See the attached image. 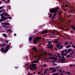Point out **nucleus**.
<instances>
[{
  "mask_svg": "<svg viewBox=\"0 0 75 75\" xmlns=\"http://www.w3.org/2000/svg\"><path fill=\"white\" fill-rule=\"evenodd\" d=\"M5 13L4 12H3L1 14V19H0V22H1V21H4V20H6L8 19L7 18L4 16H3V14H4Z\"/></svg>",
  "mask_w": 75,
  "mask_h": 75,
  "instance_id": "1",
  "label": "nucleus"
},
{
  "mask_svg": "<svg viewBox=\"0 0 75 75\" xmlns=\"http://www.w3.org/2000/svg\"><path fill=\"white\" fill-rule=\"evenodd\" d=\"M59 10V8L57 7L54 8H52L50 11V12L51 13H57V11Z\"/></svg>",
  "mask_w": 75,
  "mask_h": 75,
  "instance_id": "2",
  "label": "nucleus"
},
{
  "mask_svg": "<svg viewBox=\"0 0 75 75\" xmlns=\"http://www.w3.org/2000/svg\"><path fill=\"white\" fill-rule=\"evenodd\" d=\"M42 38H40V37L38 36V37H35L34 39L35 40H33V44H37V41L38 40H39L40 39H41Z\"/></svg>",
  "mask_w": 75,
  "mask_h": 75,
  "instance_id": "3",
  "label": "nucleus"
},
{
  "mask_svg": "<svg viewBox=\"0 0 75 75\" xmlns=\"http://www.w3.org/2000/svg\"><path fill=\"white\" fill-rule=\"evenodd\" d=\"M47 42L48 43L47 44V48L50 49H52L53 48V45H51V42H52V41H48Z\"/></svg>",
  "mask_w": 75,
  "mask_h": 75,
  "instance_id": "4",
  "label": "nucleus"
},
{
  "mask_svg": "<svg viewBox=\"0 0 75 75\" xmlns=\"http://www.w3.org/2000/svg\"><path fill=\"white\" fill-rule=\"evenodd\" d=\"M37 64H32L30 65V67L33 68L34 70H35L36 69H37Z\"/></svg>",
  "mask_w": 75,
  "mask_h": 75,
  "instance_id": "5",
  "label": "nucleus"
},
{
  "mask_svg": "<svg viewBox=\"0 0 75 75\" xmlns=\"http://www.w3.org/2000/svg\"><path fill=\"white\" fill-rule=\"evenodd\" d=\"M5 53H7V52L8 51L9 48H10V45H8L6 47Z\"/></svg>",
  "mask_w": 75,
  "mask_h": 75,
  "instance_id": "6",
  "label": "nucleus"
},
{
  "mask_svg": "<svg viewBox=\"0 0 75 75\" xmlns=\"http://www.w3.org/2000/svg\"><path fill=\"white\" fill-rule=\"evenodd\" d=\"M3 25H8V26H9L10 25V23H8V22H6V23H2Z\"/></svg>",
  "mask_w": 75,
  "mask_h": 75,
  "instance_id": "7",
  "label": "nucleus"
},
{
  "mask_svg": "<svg viewBox=\"0 0 75 75\" xmlns=\"http://www.w3.org/2000/svg\"><path fill=\"white\" fill-rule=\"evenodd\" d=\"M1 52H3V53H6V49L4 50V47H2V48L1 49Z\"/></svg>",
  "mask_w": 75,
  "mask_h": 75,
  "instance_id": "8",
  "label": "nucleus"
},
{
  "mask_svg": "<svg viewBox=\"0 0 75 75\" xmlns=\"http://www.w3.org/2000/svg\"><path fill=\"white\" fill-rule=\"evenodd\" d=\"M48 33V31L47 30H44V31H42L41 32V34H45V33Z\"/></svg>",
  "mask_w": 75,
  "mask_h": 75,
  "instance_id": "9",
  "label": "nucleus"
},
{
  "mask_svg": "<svg viewBox=\"0 0 75 75\" xmlns=\"http://www.w3.org/2000/svg\"><path fill=\"white\" fill-rule=\"evenodd\" d=\"M56 14H57V12H56L54 13V15H53V16L52 17V20H53V19H54V18L55 17V16H56Z\"/></svg>",
  "mask_w": 75,
  "mask_h": 75,
  "instance_id": "10",
  "label": "nucleus"
},
{
  "mask_svg": "<svg viewBox=\"0 0 75 75\" xmlns=\"http://www.w3.org/2000/svg\"><path fill=\"white\" fill-rule=\"evenodd\" d=\"M32 49L33 50H34L35 51V52H37V48H36V47H33L32 48Z\"/></svg>",
  "mask_w": 75,
  "mask_h": 75,
  "instance_id": "11",
  "label": "nucleus"
},
{
  "mask_svg": "<svg viewBox=\"0 0 75 75\" xmlns=\"http://www.w3.org/2000/svg\"><path fill=\"white\" fill-rule=\"evenodd\" d=\"M58 48L59 50H62V49L63 48V45H61V46L59 48Z\"/></svg>",
  "mask_w": 75,
  "mask_h": 75,
  "instance_id": "12",
  "label": "nucleus"
},
{
  "mask_svg": "<svg viewBox=\"0 0 75 75\" xmlns=\"http://www.w3.org/2000/svg\"><path fill=\"white\" fill-rule=\"evenodd\" d=\"M52 59H53V60H55V61H57V58H55L54 57H52L51 58Z\"/></svg>",
  "mask_w": 75,
  "mask_h": 75,
  "instance_id": "13",
  "label": "nucleus"
},
{
  "mask_svg": "<svg viewBox=\"0 0 75 75\" xmlns=\"http://www.w3.org/2000/svg\"><path fill=\"white\" fill-rule=\"evenodd\" d=\"M2 27L5 28H8V27L6 26L5 25H3Z\"/></svg>",
  "mask_w": 75,
  "mask_h": 75,
  "instance_id": "14",
  "label": "nucleus"
},
{
  "mask_svg": "<svg viewBox=\"0 0 75 75\" xmlns=\"http://www.w3.org/2000/svg\"><path fill=\"white\" fill-rule=\"evenodd\" d=\"M32 40H33V38H32V37H30L29 38V41H32Z\"/></svg>",
  "mask_w": 75,
  "mask_h": 75,
  "instance_id": "15",
  "label": "nucleus"
},
{
  "mask_svg": "<svg viewBox=\"0 0 75 75\" xmlns=\"http://www.w3.org/2000/svg\"><path fill=\"white\" fill-rule=\"evenodd\" d=\"M65 61H66V60H65V59H62V60L61 63H64V62H65Z\"/></svg>",
  "mask_w": 75,
  "mask_h": 75,
  "instance_id": "16",
  "label": "nucleus"
},
{
  "mask_svg": "<svg viewBox=\"0 0 75 75\" xmlns=\"http://www.w3.org/2000/svg\"><path fill=\"white\" fill-rule=\"evenodd\" d=\"M71 28H72L73 30L75 31V26L71 25Z\"/></svg>",
  "mask_w": 75,
  "mask_h": 75,
  "instance_id": "17",
  "label": "nucleus"
},
{
  "mask_svg": "<svg viewBox=\"0 0 75 75\" xmlns=\"http://www.w3.org/2000/svg\"><path fill=\"white\" fill-rule=\"evenodd\" d=\"M36 62H37L36 60H35L33 61V62H31V64H34L35 63H36Z\"/></svg>",
  "mask_w": 75,
  "mask_h": 75,
  "instance_id": "18",
  "label": "nucleus"
},
{
  "mask_svg": "<svg viewBox=\"0 0 75 75\" xmlns=\"http://www.w3.org/2000/svg\"><path fill=\"white\" fill-rule=\"evenodd\" d=\"M6 46V44H5V43L4 42L1 45V47H4V46Z\"/></svg>",
  "mask_w": 75,
  "mask_h": 75,
  "instance_id": "19",
  "label": "nucleus"
},
{
  "mask_svg": "<svg viewBox=\"0 0 75 75\" xmlns=\"http://www.w3.org/2000/svg\"><path fill=\"white\" fill-rule=\"evenodd\" d=\"M56 70H57V69H53V70H52V72L53 73H54V72H55V71H56Z\"/></svg>",
  "mask_w": 75,
  "mask_h": 75,
  "instance_id": "20",
  "label": "nucleus"
},
{
  "mask_svg": "<svg viewBox=\"0 0 75 75\" xmlns=\"http://www.w3.org/2000/svg\"><path fill=\"white\" fill-rule=\"evenodd\" d=\"M74 53H75V51H74L73 52H72L70 54V55H71V57H72V56H73L72 55H73V54H74Z\"/></svg>",
  "mask_w": 75,
  "mask_h": 75,
  "instance_id": "21",
  "label": "nucleus"
},
{
  "mask_svg": "<svg viewBox=\"0 0 75 75\" xmlns=\"http://www.w3.org/2000/svg\"><path fill=\"white\" fill-rule=\"evenodd\" d=\"M71 47V45H67V47H66L67 49H68V48H69V47Z\"/></svg>",
  "mask_w": 75,
  "mask_h": 75,
  "instance_id": "22",
  "label": "nucleus"
},
{
  "mask_svg": "<svg viewBox=\"0 0 75 75\" xmlns=\"http://www.w3.org/2000/svg\"><path fill=\"white\" fill-rule=\"evenodd\" d=\"M66 57H67V58H69V57H71V55L68 54L66 56Z\"/></svg>",
  "mask_w": 75,
  "mask_h": 75,
  "instance_id": "23",
  "label": "nucleus"
},
{
  "mask_svg": "<svg viewBox=\"0 0 75 75\" xmlns=\"http://www.w3.org/2000/svg\"><path fill=\"white\" fill-rule=\"evenodd\" d=\"M4 15L5 17H6V16H8V14L7 13H4Z\"/></svg>",
  "mask_w": 75,
  "mask_h": 75,
  "instance_id": "24",
  "label": "nucleus"
},
{
  "mask_svg": "<svg viewBox=\"0 0 75 75\" xmlns=\"http://www.w3.org/2000/svg\"><path fill=\"white\" fill-rule=\"evenodd\" d=\"M59 46H60V44H57L56 45V47H57V48H59Z\"/></svg>",
  "mask_w": 75,
  "mask_h": 75,
  "instance_id": "25",
  "label": "nucleus"
},
{
  "mask_svg": "<svg viewBox=\"0 0 75 75\" xmlns=\"http://www.w3.org/2000/svg\"><path fill=\"white\" fill-rule=\"evenodd\" d=\"M29 68L31 69V70H32V71H33V70H34V69H33V68L30 67V66L29 67Z\"/></svg>",
  "mask_w": 75,
  "mask_h": 75,
  "instance_id": "26",
  "label": "nucleus"
},
{
  "mask_svg": "<svg viewBox=\"0 0 75 75\" xmlns=\"http://www.w3.org/2000/svg\"><path fill=\"white\" fill-rule=\"evenodd\" d=\"M3 36H4V37H7V35H6L5 34L3 33Z\"/></svg>",
  "mask_w": 75,
  "mask_h": 75,
  "instance_id": "27",
  "label": "nucleus"
},
{
  "mask_svg": "<svg viewBox=\"0 0 75 75\" xmlns=\"http://www.w3.org/2000/svg\"><path fill=\"white\" fill-rule=\"evenodd\" d=\"M47 70H48V69H46L44 71V74H46V71H47Z\"/></svg>",
  "mask_w": 75,
  "mask_h": 75,
  "instance_id": "28",
  "label": "nucleus"
},
{
  "mask_svg": "<svg viewBox=\"0 0 75 75\" xmlns=\"http://www.w3.org/2000/svg\"><path fill=\"white\" fill-rule=\"evenodd\" d=\"M48 55H49V56H51V57L53 56L52 54H51V53H48Z\"/></svg>",
  "mask_w": 75,
  "mask_h": 75,
  "instance_id": "29",
  "label": "nucleus"
},
{
  "mask_svg": "<svg viewBox=\"0 0 75 75\" xmlns=\"http://www.w3.org/2000/svg\"><path fill=\"white\" fill-rule=\"evenodd\" d=\"M49 18H51L52 17V14L51 13H50L49 14Z\"/></svg>",
  "mask_w": 75,
  "mask_h": 75,
  "instance_id": "30",
  "label": "nucleus"
},
{
  "mask_svg": "<svg viewBox=\"0 0 75 75\" xmlns=\"http://www.w3.org/2000/svg\"><path fill=\"white\" fill-rule=\"evenodd\" d=\"M69 52L71 51V48L67 50Z\"/></svg>",
  "mask_w": 75,
  "mask_h": 75,
  "instance_id": "31",
  "label": "nucleus"
},
{
  "mask_svg": "<svg viewBox=\"0 0 75 75\" xmlns=\"http://www.w3.org/2000/svg\"><path fill=\"white\" fill-rule=\"evenodd\" d=\"M52 57H48L47 59H52Z\"/></svg>",
  "mask_w": 75,
  "mask_h": 75,
  "instance_id": "32",
  "label": "nucleus"
},
{
  "mask_svg": "<svg viewBox=\"0 0 75 75\" xmlns=\"http://www.w3.org/2000/svg\"><path fill=\"white\" fill-rule=\"evenodd\" d=\"M59 74L58 73H54L53 74H52V75H58Z\"/></svg>",
  "mask_w": 75,
  "mask_h": 75,
  "instance_id": "33",
  "label": "nucleus"
},
{
  "mask_svg": "<svg viewBox=\"0 0 75 75\" xmlns=\"http://www.w3.org/2000/svg\"><path fill=\"white\" fill-rule=\"evenodd\" d=\"M65 45H68V43L67 42H66L65 43Z\"/></svg>",
  "mask_w": 75,
  "mask_h": 75,
  "instance_id": "34",
  "label": "nucleus"
},
{
  "mask_svg": "<svg viewBox=\"0 0 75 75\" xmlns=\"http://www.w3.org/2000/svg\"><path fill=\"white\" fill-rule=\"evenodd\" d=\"M54 68L53 67H52L50 68V69L51 70H53Z\"/></svg>",
  "mask_w": 75,
  "mask_h": 75,
  "instance_id": "35",
  "label": "nucleus"
},
{
  "mask_svg": "<svg viewBox=\"0 0 75 75\" xmlns=\"http://www.w3.org/2000/svg\"><path fill=\"white\" fill-rule=\"evenodd\" d=\"M44 53L46 55H48V54L47 52H44Z\"/></svg>",
  "mask_w": 75,
  "mask_h": 75,
  "instance_id": "36",
  "label": "nucleus"
},
{
  "mask_svg": "<svg viewBox=\"0 0 75 75\" xmlns=\"http://www.w3.org/2000/svg\"><path fill=\"white\" fill-rule=\"evenodd\" d=\"M8 31H9L10 33H11L12 30L11 29H8Z\"/></svg>",
  "mask_w": 75,
  "mask_h": 75,
  "instance_id": "37",
  "label": "nucleus"
},
{
  "mask_svg": "<svg viewBox=\"0 0 75 75\" xmlns=\"http://www.w3.org/2000/svg\"><path fill=\"white\" fill-rule=\"evenodd\" d=\"M55 43H58V40H57V39H56L55 40Z\"/></svg>",
  "mask_w": 75,
  "mask_h": 75,
  "instance_id": "38",
  "label": "nucleus"
},
{
  "mask_svg": "<svg viewBox=\"0 0 75 75\" xmlns=\"http://www.w3.org/2000/svg\"><path fill=\"white\" fill-rule=\"evenodd\" d=\"M67 74V75H68V74H69V75H70V74H71V73L70 72H67L66 73Z\"/></svg>",
  "mask_w": 75,
  "mask_h": 75,
  "instance_id": "39",
  "label": "nucleus"
},
{
  "mask_svg": "<svg viewBox=\"0 0 75 75\" xmlns=\"http://www.w3.org/2000/svg\"><path fill=\"white\" fill-rule=\"evenodd\" d=\"M8 18V19H11V18H11V17L10 16V17H8V18Z\"/></svg>",
  "mask_w": 75,
  "mask_h": 75,
  "instance_id": "40",
  "label": "nucleus"
},
{
  "mask_svg": "<svg viewBox=\"0 0 75 75\" xmlns=\"http://www.w3.org/2000/svg\"><path fill=\"white\" fill-rule=\"evenodd\" d=\"M62 59H60L58 60V61H59V62H60L61 61H62Z\"/></svg>",
  "mask_w": 75,
  "mask_h": 75,
  "instance_id": "41",
  "label": "nucleus"
},
{
  "mask_svg": "<svg viewBox=\"0 0 75 75\" xmlns=\"http://www.w3.org/2000/svg\"><path fill=\"white\" fill-rule=\"evenodd\" d=\"M63 55L64 56H66L67 55V53H64Z\"/></svg>",
  "mask_w": 75,
  "mask_h": 75,
  "instance_id": "42",
  "label": "nucleus"
},
{
  "mask_svg": "<svg viewBox=\"0 0 75 75\" xmlns=\"http://www.w3.org/2000/svg\"><path fill=\"white\" fill-rule=\"evenodd\" d=\"M52 64H53V65H54L55 66H56V65H57V64H55V63H53Z\"/></svg>",
  "mask_w": 75,
  "mask_h": 75,
  "instance_id": "43",
  "label": "nucleus"
},
{
  "mask_svg": "<svg viewBox=\"0 0 75 75\" xmlns=\"http://www.w3.org/2000/svg\"><path fill=\"white\" fill-rule=\"evenodd\" d=\"M35 58H36V57H38V55H37L36 56H35L34 57Z\"/></svg>",
  "mask_w": 75,
  "mask_h": 75,
  "instance_id": "44",
  "label": "nucleus"
},
{
  "mask_svg": "<svg viewBox=\"0 0 75 75\" xmlns=\"http://www.w3.org/2000/svg\"><path fill=\"white\" fill-rule=\"evenodd\" d=\"M72 47L73 48H75V46L74 45H72Z\"/></svg>",
  "mask_w": 75,
  "mask_h": 75,
  "instance_id": "45",
  "label": "nucleus"
},
{
  "mask_svg": "<svg viewBox=\"0 0 75 75\" xmlns=\"http://www.w3.org/2000/svg\"><path fill=\"white\" fill-rule=\"evenodd\" d=\"M38 72V75H40V74H41V72Z\"/></svg>",
  "mask_w": 75,
  "mask_h": 75,
  "instance_id": "46",
  "label": "nucleus"
},
{
  "mask_svg": "<svg viewBox=\"0 0 75 75\" xmlns=\"http://www.w3.org/2000/svg\"><path fill=\"white\" fill-rule=\"evenodd\" d=\"M37 62H38V61H40V59H37V60H36Z\"/></svg>",
  "mask_w": 75,
  "mask_h": 75,
  "instance_id": "47",
  "label": "nucleus"
},
{
  "mask_svg": "<svg viewBox=\"0 0 75 75\" xmlns=\"http://www.w3.org/2000/svg\"><path fill=\"white\" fill-rule=\"evenodd\" d=\"M51 34H52V35H54V32H51Z\"/></svg>",
  "mask_w": 75,
  "mask_h": 75,
  "instance_id": "48",
  "label": "nucleus"
},
{
  "mask_svg": "<svg viewBox=\"0 0 75 75\" xmlns=\"http://www.w3.org/2000/svg\"><path fill=\"white\" fill-rule=\"evenodd\" d=\"M58 71H59V72H62V70L61 69H60V70H58Z\"/></svg>",
  "mask_w": 75,
  "mask_h": 75,
  "instance_id": "49",
  "label": "nucleus"
},
{
  "mask_svg": "<svg viewBox=\"0 0 75 75\" xmlns=\"http://www.w3.org/2000/svg\"><path fill=\"white\" fill-rule=\"evenodd\" d=\"M69 66H70V67H74V66H73L71 64H69Z\"/></svg>",
  "mask_w": 75,
  "mask_h": 75,
  "instance_id": "50",
  "label": "nucleus"
},
{
  "mask_svg": "<svg viewBox=\"0 0 75 75\" xmlns=\"http://www.w3.org/2000/svg\"><path fill=\"white\" fill-rule=\"evenodd\" d=\"M46 66H47V65L45 64H44L43 65V67H46Z\"/></svg>",
  "mask_w": 75,
  "mask_h": 75,
  "instance_id": "51",
  "label": "nucleus"
},
{
  "mask_svg": "<svg viewBox=\"0 0 75 75\" xmlns=\"http://www.w3.org/2000/svg\"><path fill=\"white\" fill-rule=\"evenodd\" d=\"M62 58L63 59H65V57L64 56H62Z\"/></svg>",
  "mask_w": 75,
  "mask_h": 75,
  "instance_id": "52",
  "label": "nucleus"
},
{
  "mask_svg": "<svg viewBox=\"0 0 75 75\" xmlns=\"http://www.w3.org/2000/svg\"><path fill=\"white\" fill-rule=\"evenodd\" d=\"M3 8V7L2 6H1L0 7V10H1V9H2Z\"/></svg>",
  "mask_w": 75,
  "mask_h": 75,
  "instance_id": "53",
  "label": "nucleus"
},
{
  "mask_svg": "<svg viewBox=\"0 0 75 75\" xmlns=\"http://www.w3.org/2000/svg\"><path fill=\"white\" fill-rule=\"evenodd\" d=\"M56 69H59V67H56Z\"/></svg>",
  "mask_w": 75,
  "mask_h": 75,
  "instance_id": "54",
  "label": "nucleus"
},
{
  "mask_svg": "<svg viewBox=\"0 0 75 75\" xmlns=\"http://www.w3.org/2000/svg\"><path fill=\"white\" fill-rule=\"evenodd\" d=\"M68 4H66L65 5V6L66 7H68Z\"/></svg>",
  "mask_w": 75,
  "mask_h": 75,
  "instance_id": "55",
  "label": "nucleus"
},
{
  "mask_svg": "<svg viewBox=\"0 0 75 75\" xmlns=\"http://www.w3.org/2000/svg\"><path fill=\"white\" fill-rule=\"evenodd\" d=\"M67 50L66 49L64 50V52H67Z\"/></svg>",
  "mask_w": 75,
  "mask_h": 75,
  "instance_id": "56",
  "label": "nucleus"
},
{
  "mask_svg": "<svg viewBox=\"0 0 75 75\" xmlns=\"http://www.w3.org/2000/svg\"><path fill=\"white\" fill-rule=\"evenodd\" d=\"M33 74V75H35V74H36V72H34V73Z\"/></svg>",
  "mask_w": 75,
  "mask_h": 75,
  "instance_id": "57",
  "label": "nucleus"
},
{
  "mask_svg": "<svg viewBox=\"0 0 75 75\" xmlns=\"http://www.w3.org/2000/svg\"><path fill=\"white\" fill-rule=\"evenodd\" d=\"M28 75H33V74H30V73H29L28 74Z\"/></svg>",
  "mask_w": 75,
  "mask_h": 75,
  "instance_id": "58",
  "label": "nucleus"
},
{
  "mask_svg": "<svg viewBox=\"0 0 75 75\" xmlns=\"http://www.w3.org/2000/svg\"><path fill=\"white\" fill-rule=\"evenodd\" d=\"M3 11V10H2L1 11H0V13H2Z\"/></svg>",
  "mask_w": 75,
  "mask_h": 75,
  "instance_id": "59",
  "label": "nucleus"
},
{
  "mask_svg": "<svg viewBox=\"0 0 75 75\" xmlns=\"http://www.w3.org/2000/svg\"><path fill=\"white\" fill-rule=\"evenodd\" d=\"M59 58H62V56H60L59 57Z\"/></svg>",
  "mask_w": 75,
  "mask_h": 75,
  "instance_id": "60",
  "label": "nucleus"
},
{
  "mask_svg": "<svg viewBox=\"0 0 75 75\" xmlns=\"http://www.w3.org/2000/svg\"><path fill=\"white\" fill-rule=\"evenodd\" d=\"M69 23H71V21H70V20H69Z\"/></svg>",
  "mask_w": 75,
  "mask_h": 75,
  "instance_id": "61",
  "label": "nucleus"
},
{
  "mask_svg": "<svg viewBox=\"0 0 75 75\" xmlns=\"http://www.w3.org/2000/svg\"><path fill=\"white\" fill-rule=\"evenodd\" d=\"M60 21H62V19L61 18L60 19Z\"/></svg>",
  "mask_w": 75,
  "mask_h": 75,
  "instance_id": "62",
  "label": "nucleus"
},
{
  "mask_svg": "<svg viewBox=\"0 0 75 75\" xmlns=\"http://www.w3.org/2000/svg\"><path fill=\"white\" fill-rule=\"evenodd\" d=\"M6 42H7V43H8V41L7 40H6Z\"/></svg>",
  "mask_w": 75,
  "mask_h": 75,
  "instance_id": "63",
  "label": "nucleus"
},
{
  "mask_svg": "<svg viewBox=\"0 0 75 75\" xmlns=\"http://www.w3.org/2000/svg\"><path fill=\"white\" fill-rule=\"evenodd\" d=\"M58 55H61V54L60 53H59Z\"/></svg>",
  "mask_w": 75,
  "mask_h": 75,
  "instance_id": "64",
  "label": "nucleus"
}]
</instances>
